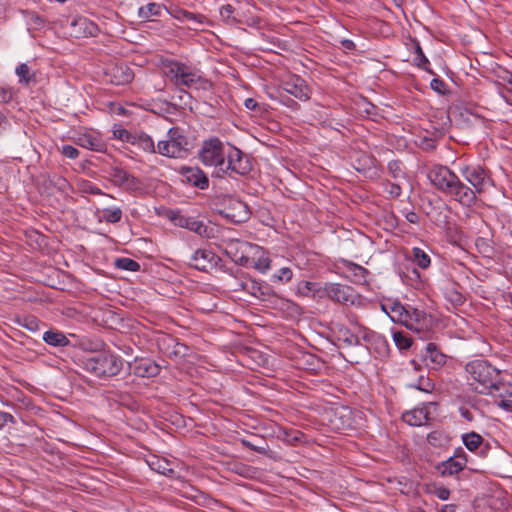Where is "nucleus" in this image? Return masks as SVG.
<instances>
[{
  "mask_svg": "<svg viewBox=\"0 0 512 512\" xmlns=\"http://www.w3.org/2000/svg\"><path fill=\"white\" fill-rule=\"evenodd\" d=\"M351 325V328H349L343 324L337 323L334 327V334L337 340L343 343L344 346L352 347L361 345V340L366 342L367 346L372 344V342L385 344L381 336L363 327L358 322H351Z\"/></svg>",
  "mask_w": 512,
  "mask_h": 512,
  "instance_id": "nucleus-6",
  "label": "nucleus"
},
{
  "mask_svg": "<svg viewBox=\"0 0 512 512\" xmlns=\"http://www.w3.org/2000/svg\"><path fill=\"white\" fill-rule=\"evenodd\" d=\"M168 345L165 350V353L170 358H183L188 353V347L182 343L176 342L174 339H168Z\"/></svg>",
  "mask_w": 512,
  "mask_h": 512,
  "instance_id": "nucleus-26",
  "label": "nucleus"
},
{
  "mask_svg": "<svg viewBox=\"0 0 512 512\" xmlns=\"http://www.w3.org/2000/svg\"><path fill=\"white\" fill-rule=\"evenodd\" d=\"M15 73L19 77L20 83L28 84L31 81V79L33 78L32 74L30 73L29 67L27 66V64H24V63L20 64L16 68Z\"/></svg>",
  "mask_w": 512,
  "mask_h": 512,
  "instance_id": "nucleus-38",
  "label": "nucleus"
},
{
  "mask_svg": "<svg viewBox=\"0 0 512 512\" xmlns=\"http://www.w3.org/2000/svg\"><path fill=\"white\" fill-rule=\"evenodd\" d=\"M498 405L505 409V410H510L512 411V401L511 400H501Z\"/></svg>",
  "mask_w": 512,
  "mask_h": 512,
  "instance_id": "nucleus-53",
  "label": "nucleus"
},
{
  "mask_svg": "<svg viewBox=\"0 0 512 512\" xmlns=\"http://www.w3.org/2000/svg\"><path fill=\"white\" fill-rule=\"evenodd\" d=\"M283 89L298 98L299 100L306 101L310 98V90L305 81L296 75H290L282 82Z\"/></svg>",
  "mask_w": 512,
  "mask_h": 512,
  "instance_id": "nucleus-12",
  "label": "nucleus"
},
{
  "mask_svg": "<svg viewBox=\"0 0 512 512\" xmlns=\"http://www.w3.org/2000/svg\"><path fill=\"white\" fill-rule=\"evenodd\" d=\"M409 222L414 223L417 219V215L415 213H411L407 216Z\"/></svg>",
  "mask_w": 512,
  "mask_h": 512,
  "instance_id": "nucleus-57",
  "label": "nucleus"
},
{
  "mask_svg": "<svg viewBox=\"0 0 512 512\" xmlns=\"http://www.w3.org/2000/svg\"><path fill=\"white\" fill-rule=\"evenodd\" d=\"M244 106L249 110H255L258 107V103L253 98H247L244 101Z\"/></svg>",
  "mask_w": 512,
  "mask_h": 512,
  "instance_id": "nucleus-52",
  "label": "nucleus"
},
{
  "mask_svg": "<svg viewBox=\"0 0 512 512\" xmlns=\"http://www.w3.org/2000/svg\"><path fill=\"white\" fill-rule=\"evenodd\" d=\"M137 145L140 149L148 153H156L157 148H155L154 141L152 138L146 134L140 135L137 140Z\"/></svg>",
  "mask_w": 512,
  "mask_h": 512,
  "instance_id": "nucleus-35",
  "label": "nucleus"
},
{
  "mask_svg": "<svg viewBox=\"0 0 512 512\" xmlns=\"http://www.w3.org/2000/svg\"><path fill=\"white\" fill-rule=\"evenodd\" d=\"M25 21L29 30H40L44 26L43 19L34 12H25Z\"/></svg>",
  "mask_w": 512,
  "mask_h": 512,
  "instance_id": "nucleus-33",
  "label": "nucleus"
},
{
  "mask_svg": "<svg viewBox=\"0 0 512 512\" xmlns=\"http://www.w3.org/2000/svg\"><path fill=\"white\" fill-rule=\"evenodd\" d=\"M424 359L427 366H430L433 369H437L446 362V356L440 352L432 343L427 345Z\"/></svg>",
  "mask_w": 512,
  "mask_h": 512,
  "instance_id": "nucleus-23",
  "label": "nucleus"
},
{
  "mask_svg": "<svg viewBox=\"0 0 512 512\" xmlns=\"http://www.w3.org/2000/svg\"><path fill=\"white\" fill-rule=\"evenodd\" d=\"M412 261L421 269H427L431 264L430 256L418 247L412 249Z\"/></svg>",
  "mask_w": 512,
  "mask_h": 512,
  "instance_id": "nucleus-30",
  "label": "nucleus"
},
{
  "mask_svg": "<svg viewBox=\"0 0 512 512\" xmlns=\"http://www.w3.org/2000/svg\"><path fill=\"white\" fill-rule=\"evenodd\" d=\"M460 174L473 187L471 190L475 197L492 184L489 172L480 165H464L460 168Z\"/></svg>",
  "mask_w": 512,
  "mask_h": 512,
  "instance_id": "nucleus-9",
  "label": "nucleus"
},
{
  "mask_svg": "<svg viewBox=\"0 0 512 512\" xmlns=\"http://www.w3.org/2000/svg\"><path fill=\"white\" fill-rule=\"evenodd\" d=\"M199 158L205 166L213 168V173L217 177H223L232 172L244 175L251 168L249 160L241 150L216 137L203 142Z\"/></svg>",
  "mask_w": 512,
  "mask_h": 512,
  "instance_id": "nucleus-1",
  "label": "nucleus"
},
{
  "mask_svg": "<svg viewBox=\"0 0 512 512\" xmlns=\"http://www.w3.org/2000/svg\"><path fill=\"white\" fill-rule=\"evenodd\" d=\"M324 296L344 305H359L361 302V298L351 287L339 283H326L323 286Z\"/></svg>",
  "mask_w": 512,
  "mask_h": 512,
  "instance_id": "nucleus-10",
  "label": "nucleus"
},
{
  "mask_svg": "<svg viewBox=\"0 0 512 512\" xmlns=\"http://www.w3.org/2000/svg\"><path fill=\"white\" fill-rule=\"evenodd\" d=\"M43 340L52 346L63 347L69 344L68 338L64 333L57 330H49L43 334Z\"/></svg>",
  "mask_w": 512,
  "mask_h": 512,
  "instance_id": "nucleus-25",
  "label": "nucleus"
},
{
  "mask_svg": "<svg viewBox=\"0 0 512 512\" xmlns=\"http://www.w3.org/2000/svg\"><path fill=\"white\" fill-rule=\"evenodd\" d=\"M171 219L178 227L186 228L200 236H207V226L196 218L175 214Z\"/></svg>",
  "mask_w": 512,
  "mask_h": 512,
  "instance_id": "nucleus-17",
  "label": "nucleus"
},
{
  "mask_svg": "<svg viewBox=\"0 0 512 512\" xmlns=\"http://www.w3.org/2000/svg\"><path fill=\"white\" fill-rule=\"evenodd\" d=\"M402 419L410 426H422L429 419L427 407H417L402 414Z\"/></svg>",
  "mask_w": 512,
  "mask_h": 512,
  "instance_id": "nucleus-20",
  "label": "nucleus"
},
{
  "mask_svg": "<svg viewBox=\"0 0 512 512\" xmlns=\"http://www.w3.org/2000/svg\"><path fill=\"white\" fill-rule=\"evenodd\" d=\"M109 177L116 186H119L126 190H135L139 188L140 183L138 179L132 176L126 170L122 169L121 167H111L109 171Z\"/></svg>",
  "mask_w": 512,
  "mask_h": 512,
  "instance_id": "nucleus-14",
  "label": "nucleus"
},
{
  "mask_svg": "<svg viewBox=\"0 0 512 512\" xmlns=\"http://www.w3.org/2000/svg\"><path fill=\"white\" fill-rule=\"evenodd\" d=\"M429 493L434 494L440 500H447L450 496V491L444 486L433 485L429 488Z\"/></svg>",
  "mask_w": 512,
  "mask_h": 512,
  "instance_id": "nucleus-42",
  "label": "nucleus"
},
{
  "mask_svg": "<svg viewBox=\"0 0 512 512\" xmlns=\"http://www.w3.org/2000/svg\"><path fill=\"white\" fill-rule=\"evenodd\" d=\"M254 250L255 256H257V259L254 261V267L261 273L267 272L270 269V259L267 252L258 246L254 247Z\"/></svg>",
  "mask_w": 512,
  "mask_h": 512,
  "instance_id": "nucleus-27",
  "label": "nucleus"
},
{
  "mask_svg": "<svg viewBox=\"0 0 512 512\" xmlns=\"http://www.w3.org/2000/svg\"><path fill=\"white\" fill-rule=\"evenodd\" d=\"M389 172L393 175V178L395 179V176L399 178L403 177V170L401 167V164L399 162H390L388 165Z\"/></svg>",
  "mask_w": 512,
  "mask_h": 512,
  "instance_id": "nucleus-47",
  "label": "nucleus"
},
{
  "mask_svg": "<svg viewBox=\"0 0 512 512\" xmlns=\"http://www.w3.org/2000/svg\"><path fill=\"white\" fill-rule=\"evenodd\" d=\"M298 292L304 296H319L323 297V287L310 281H304L299 283Z\"/></svg>",
  "mask_w": 512,
  "mask_h": 512,
  "instance_id": "nucleus-29",
  "label": "nucleus"
},
{
  "mask_svg": "<svg viewBox=\"0 0 512 512\" xmlns=\"http://www.w3.org/2000/svg\"><path fill=\"white\" fill-rule=\"evenodd\" d=\"M466 463V456L461 452L460 454H456L443 461L438 466V470L443 476H451L462 471L465 468Z\"/></svg>",
  "mask_w": 512,
  "mask_h": 512,
  "instance_id": "nucleus-19",
  "label": "nucleus"
},
{
  "mask_svg": "<svg viewBox=\"0 0 512 512\" xmlns=\"http://www.w3.org/2000/svg\"><path fill=\"white\" fill-rule=\"evenodd\" d=\"M133 370L140 377H152L159 373L160 368L149 359H140L135 361Z\"/></svg>",
  "mask_w": 512,
  "mask_h": 512,
  "instance_id": "nucleus-22",
  "label": "nucleus"
},
{
  "mask_svg": "<svg viewBox=\"0 0 512 512\" xmlns=\"http://www.w3.org/2000/svg\"><path fill=\"white\" fill-rule=\"evenodd\" d=\"M187 140L176 127L169 129L166 139L157 144V153L170 158H182L187 152Z\"/></svg>",
  "mask_w": 512,
  "mask_h": 512,
  "instance_id": "nucleus-8",
  "label": "nucleus"
},
{
  "mask_svg": "<svg viewBox=\"0 0 512 512\" xmlns=\"http://www.w3.org/2000/svg\"><path fill=\"white\" fill-rule=\"evenodd\" d=\"M406 184L405 178H399L395 176V181L392 182L387 180L383 186L386 193H388L391 197H398L401 194L403 185Z\"/></svg>",
  "mask_w": 512,
  "mask_h": 512,
  "instance_id": "nucleus-31",
  "label": "nucleus"
},
{
  "mask_svg": "<svg viewBox=\"0 0 512 512\" xmlns=\"http://www.w3.org/2000/svg\"><path fill=\"white\" fill-rule=\"evenodd\" d=\"M292 271L288 267H283L278 270L274 277L281 282H288L292 278Z\"/></svg>",
  "mask_w": 512,
  "mask_h": 512,
  "instance_id": "nucleus-45",
  "label": "nucleus"
},
{
  "mask_svg": "<svg viewBox=\"0 0 512 512\" xmlns=\"http://www.w3.org/2000/svg\"><path fill=\"white\" fill-rule=\"evenodd\" d=\"M393 340L399 349H408L412 344L411 339L402 332H394Z\"/></svg>",
  "mask_w": 512,
  "mask_h": 512,
  "instance_id": "nucleus-40",
  "label": "nucleus"
},
{
  "mask_svg": "<svg viewBox=\"0 0 512 512\" xmlns=\"http://www.w3.org/2000/svg\"><path fill=\"white\" fill-rule=\"evenodd\" d=\"M217 256L209 249L196 250L189 261V265L195 269L206 271L217 264Z\"/></svg>",
  "mask_w": 512,
  "mask_h": 512,
  "instance_id": "nucleus-16",
  "label": "nucleus"
},
{
  "mask_svg": "<svg viewBox=\"0 0 512 512\" xmlns=\"http://www.w3.org/2000/svg\"><path fill=\"white\" fill-rule=\"evenodd\" d=\"M430 86L431 88L440 93V94H444L445 93V83L441 80V79H438V78H434L431 83H430Z\"/></svg>",
  "mask_w": 512,
  "mask_h": 512,
  "instance_id": "nucleus-49",
  "label": "nucleus"
},
{
  "mask_svg": "<svg viewBox=\"0 0 512 512\" xmlns=\"http://www.w3.org/2000/svg\"><path fill=\"white\" fill-rule=\"evenodd\" d=\"M462 415H463L465 418L470 419V417H469V412H468V411H465V412L463 411V412H462Z\"/></svg>",
  "mask_w": 512,
  "mask_h": 512,
  "instance_id": "nucleus-60",
  "label": "nucleus"
},
{
  "mask_svg": "<svg viewBox=\"0 0 512 512\" xmlns=\"http://www.w3.org/2000/svg\"><path fill=\"white\" fill-rule=\"evenodd\" d=\"M469 385L478 393L487 394L498 387L500 371L487 360L475 359L466 364Z\"/></svg>",
  "mask_w": 512,
  "mask_h": 512,
  "instance_id": "nucleus-5",
  "label": "nucleus"
},
{
  "mask_svg": "<svg viewBox=\"0 0 512 512\" xmlns=\"http://www.w3.org/2000/svg\"><path fill=\"white\" fill-rule=\"evenodd\" d=\"M482 442V437L477 433L463 435V443L470 451H475Z\"/></svg>",
  "mask_w": 512,
  "mask_h": 512,
  "instance_id": "nucleus-34",
  "label": "nucleus"
},
{
  "mask_svg": "<svg viewBox=\"0 0 512 512\" xmlns=\"http://www.w3.org/2000/svg\"><path fill=\"white\" fill-rule=\"evenodd\" d=\"M85 368L97 377H110L120 372L122 361L114 354L101 352L89 356L85 360Z\"/></svg>",
  "mask_w": 512,
  "mask_h": 512,
  "instance_id": "nucleus-7",
  "label": "nucleus"
},
{
  "mask_svg": "<svg viewBox=\"0 0 512 512\" xmlns=\"http://www.w3.org/2000/svg\"><path fill=\"white\" fill-rule=\"evenodd\" d=\"M428 178L437 189L450 195L462 205L471 206L475 203L474 192L448 167L434 166L429 171Z\"/></svg>",
  "mask_w": 512,
  "mask_h": 512,
  "instance_id": "nucleus-2",
  "label": "nucleus"
},
{
  "mask_svg": "<svg viewBox=\"0 0 512 512\" xmlns=\"http://www.w3.org/2000/svg\"><path fill=\"white\" fill-rule=\"evenodd\" d=\"M415 53H416V56L414 58V62L416 63V65L418 67L432 73L428 68L429 61L426 58V56L424 55V53L419 45L416 46Z\"/></svg>",
  "mask_w": 512,
  "mask_h": 512,
  "instance_id": "nucleus-41",
  "label": "nucleus"
},
{
  "mask_svg": "<svg viewBox=\"0 0 512 512\" xmlns=\"http://www.w3.org/2000/svg\"><path fill=\"white\" fill-rule=\"evenodd\" d=\"M343 45H344V47H345V48H347V49H351V48L354 46L353 42H352V41H350V40H345V41H343Z\"/></svg>",
  "mask_w": 512,
  "mask_h": 512,
  "instance_id": "nucleus-56",
  "label": "nucleus"
},
{
  "mask_svg": "<svg viewBox=\"0 0 512 512\" xmlns=\"http://www.w3.org/2000/svg\"><path fill=\"white\" fill-rule=\"evenodd\" d=\"M298 292L304 296H319L323 297V287L310 281H304L299 283Z\"/></svg>",
  "mask_w": 512,
  "mask_h": 512,
  "instance_id": "nucleus-28",
  "label": "nucleus"
},
{
  "mask_svg": "<svg viewBox=\"0 0 512 512\" xmlns=\"http://www.w3.org/2000/svg\"><path fill=\"white\" fill-rule=\"evenodd\" d=\"M365 112H366L367 114H370V109H369V107H366Z\"/></svg>",
  "mask_w": 512,
  "mask_h": 512,
  "instance_id": "nucleus-61",
  "label": "nucleus"
},
{
  "mask_svg": "<svg viewBox=\"0 0 512 512\" xmlns=\"http://www.w3.org/2000/svg\"><path fill=\"white\" fill-rule=\"evenodd\" d=\"M505 79L512 85V74H508Z\"/></svg>",
  "mask_w": 512,
  "mask_h": 512,
  "instance_id": "nucleus-59",
  "label": "nucleus"
},
{
  "mask_svg": "<svg viewBox=\"0 0 512 512\" xmlns=\"http://www.w3.org/2000/svg\"><path fill=\"white\" fill-rule=\"evenodd\" d=\"M494 390L499 391L500 395L505 393L512 397V384L510 383H503L498 380V387H495Z\"/></svg>",
  "mask_w": 512,
  "mask_h": 512,
  "instance_id": "nucleus-48",
  "label": "nucleus"
},
{
  "mask_svg": "<svg viewBox=\"0 0 512 512\" xmlns=\"http://www.w3.org/2000/svg\"><path fill=\"white\" fill-rule=\"evenodd\" d=\"M116 266L127 271H138L140 265L130 258H119L116 260Z\"/></svg>",
  "mask_w": 512,
  "mask_h": 512,
  "instance_id": "nucleus-39",
  "label": "nucleus"
},
{
  "mask_svg": "<svg viewBox=\"0 0 512 512\" xmlns=\"http://www.w3.org/2000/svg\"><path fill=\"white\" fill-rule=\"evenodd\" d=\"M220 16L223 21L228 24L238 23L236 16H234V8L232 5H224L220 9Z\"/></svg>",
  "mask_w": 512,
  "mask_h": 512,
  "instance_id": "nucleus-37",
  "label": "nucleus"
},
{
  "mask_svg": "<svg viewBox=\"0 0 512 512\" xmlns=\"http://www.w3.org/2000/svg\"><path fill=\"white\" fill-rule=\"evenodd\" d=\"M110 81L115 85H125L130 83L134 74L132 70L125 65H116L109 71Z\"/></svg>",
  "mask_w": 512,
  "mask_h": 512,
  "instance_id": "nucleus-21",
  "label": "nucleus"
},
{
  "mask_svg": "<svg viewBox=\"0 0 512 512\" xmlns=\"http://www.w3.org/2000/svg\"><path fill=\"white\" fill-rule=\"evenodd\" d=\"M61 153L69 159H76L79 155V151L71 145L62 146Z\"/></svg>",
  "mask_w": 512,
  "mask_h": 512,
  "instance_id": "nucleus-46",
  "label": "nucleus"
},
{
  "mask_svg": "<svg viewBox=\"0 0 512 512\" xmlns=\"http://www.w3.org/2000/svg\"><path fill=\"white\" fill-rule=\"evenodd\" d=\"M241 286L244 290L250 291L253 295H256V292L258 290H260V287L254 281H251L250 283L249 282L243 283V284H241Z\"/></svg>",
  "mask_w": 512,
  "mask_h": 512,
  "instance_id": "nucleus-50",
  "label": "nucleus"
},
{
  "mask_svg": "<svg viewBox=\"0 0 512 512\" xmlns=\"http://www.w3.org/2000/svg\"><path fill=\"white\" fill-rule=\"evenodd\" d=\"M164 7L155 2H149L138 9V17L142 21H154L155 18L161 16Z\"/></svg>",
  "mask_w": 512,
  "mask_h": 512,
  "instance_id": "nucleus-24",
  "label": "nucleus"
},
{
  "mask_svg": "<svg viewBox=\"0 0 512 512\" xmlns=\"http://www.w3.org/2000/svg\"><path fill=\"white\" fill-rule=\"evenodd\" d=\"M417 388L422 390V391L429 392L432 389V385L429 382V380H426L425 384L423 386H417Z\"/></svg>",
  "mask_w": 512,
  "mask_h": 512,
  "instance_id": "nucleus-54",
  "label": "nucleus"
},
{
  "mask_svg": "<svg viewBox=\"0 0 512 512\" xmlns=\"http://www.w3.org/2000/svg\"><path fill=\"white\" fill-rule=\"evenodd\" d=\"M182 181L199 189H206L209 186L208 177L199 167L184 166L180 170Z\"/></svg>",
  "mask_w": 512,
  "mask_h": 512,
  "instance_id": "nucleus-15",
  "label": "nucleus"
},
{
  "mask_svg": "<svg viewBox=\"0 0 512 512\" xmlns=\"http://www.w3.org/2000/svg\"><path fill=\"white\" fill-rule=\"evenodd\" d=\"M12 420V415L5 412H0V429H2L8 422H11Z\"/></svg>",
  "mask_w": 512,
  "mask_h": 512,
  "instance_id": "nucleus-51",
  "label": "nucleus"
},
{
  "mask_svg": "<svg viewBox=\"0 0 512 512\" xmlns=\"http://www.w3.org/2000/svg\"><path fill=\"white\" fill-rule=\"evenodd\" d=\"M381 308L393 322L418 333L427 331L431 326L430 317L423 310L411 305L403 306L400 302L389 299L381 304Z\"/></svg>",
  "mask_w": 512,
  "mask_h": 512,
  "instance_id": "nucleus-3",
  "label": "nucleus"
},
{
  "mask_svg": "<svg viewBox=\"0 0 512 512\" xmlns=\"http://www.w3.org/2000/svg\"><path fill=\"white\" fill-rule=\"evenodd\" d=\"M112 132L114 138L119 139L121 141H130L131 139V134L121 125H114Z\"/></svg>",
  "mask_w": 512,
  "mask_h": 512,
  "instance_id": "nucleus-44",
  "label": "nucleus"
},
{
  "mask_svg": "<svg viewBox=\"0 0 512 512\" xmlns=\"http://www.w3.org/2000/svg\"><path fill=\"white\" fill-rule=\"evenodd\" d=\"M356 276H361V277H364L365 276V273H366V270L362 267H357L356 268Z\"/></svg>",
  "mask_w": 512,
  "mask_h": 512,
  "instance_id": "nucleus-55",
  "label": "nucleus"
},
{
  "mask_svg": "<svg viewBox=\"0 0 512 512\" xmlns=\"http://www.w3.org/2000/svg\"><path fill=\"white\" fill-rule=\"evenodd\" d=\"M220 213L233 223H241L249 218L248 206L243 201L232 197L225 199Z\"/></svg>",
  "mask_w": 512,
  "mask_h": 512,
  "instance_id": "nucleus-11",
  "label": "nucleus"
},
{
  "mask_svg": "<svg viewBox=\"0 0 512 512\" xmlns=\"http://www.w3.org/2000/svg\"><path fill=\"white\" fill-rule=\"evenodd\" d=\"M171 15L180 21H196L201 22V15H196L186 10L175 8L171 11Z\"/></svg>",
  "mask_w": 512,
  "mask_h": 512,
  "instance_id": "nucleus-32",
  "label": "nucleus"
},
{
  "mask_svg": "<svg viewBox=\"0 0 512 512\" xmlns=\"http://www.w3.org/2000/svg\"><path fill=\"white\" fill-rule=\"evenodd\" d=\"M163 71L166 77L178 87L185 86L196 90H209L211 88L210 81L194 66L169 61L164 64Z\"/></svg>",
  "mask_w": 512,
  "mask_h": 512,
  "instance_id": "nucleus-4",
  "label": "nucleus"
},
{
  "mask_svg": "<svg viewBox=\"0 0 512 512\" xmlns=\"http://www.w3.org/2000/svg\"><path fill=\"white\" fill-rule=\"evenodd\" d=\"M33 325H36V321L34 319H31L29 321V324L26 325V327L32 330L33 329Z\"/></svg>",
  "mask_w": 512,
  "mask_h": 512,
  "instance_id": "nucleus-58",
  "label": "nucleus"
},
{
  "mask_svg": "<svg viewBox=\"0 0 512 512\" xmlns=\"http://www.w3.org/2000/svg\"><path fill=\"white\" fill-rule=\"evenodd\" d=\"M122 211L120 208H106L103 211V218L106 222L117 223L121 220Z\"/></svg>",
  "mask_w": 512,
  "mask_h": 512,
  "instance_id": "nucleus-36",
  "label": "nucleus"
},
{
  "mask_svg": "<svg viewBox=\"0 0 512 512\" xmlns=\"http://www.w3.org/2000/svg\"><path fill=\"white\" fill-rule=\"evenodd\" d=\"M71 35L76 38L94 36L98 32V27L95 23L85 17H77L71 22Z\"/></svg>",
  "mask_w": 512,
  "mask_h": 512,
  "instance_id": "nucleus-18",
  "label": "nucleus"
},
{
  "mask_svg": "<svg viewBox=\"0 0 512 512\" xmlns=\"http://www.w3.org/2000/svg\"><path fill=\"white\" fill-rule=\"evenodd\" d=\"M150 466L153 470L157 471L160 474L166 475L167 473L173 472V470L169 467V464L166 461H152Z\"/></svg>",
  "mask_w": 512,
  "mask_h": 512,
  "instance_id": "nucleus-43",
  "label": "nucleus"
},
{
  "mask_svg": "<svg viewBox=\"0 0 512 512\" xmlns=\"http://www.w3.org/2000/svg\"><path fill=\"white\" fill-rule=\"evenodd\" d=\"M74 141L77 145L90 150L101 151L104 148L99 133L90 129L78 131L74 136Z\"/></svg>",
  "mask_w": 512,
  "mask_h": 512,
  "instance_id": "nucleus-13",
  "label": "nucleus"
}]
</instances>
